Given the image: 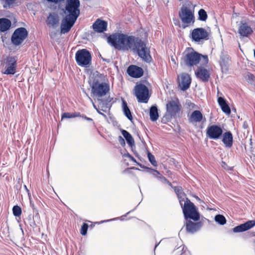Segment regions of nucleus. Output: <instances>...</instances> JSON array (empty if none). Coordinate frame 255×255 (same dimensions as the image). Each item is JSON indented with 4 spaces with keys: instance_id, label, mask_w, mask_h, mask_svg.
<instances>
[{
    "instance_id": "1",
    "label": "nucleus",
    "mask_w": 255,
    "mask_h": 255,
    "mask_svg": "<svg viewBox=\"0 0 255 255\" xmlns=\"http://www.w3.org/2000/svg\"><path fill=\"white\" fill-rule=\"evenodd\" d=\"M107 42L118 50L126 51L131 49L136 51L139 57L146 62L150 63L152 61L149 49L139 38L122 32H116L108 37Z\"/></svg>"
},
{
    "instance_id": "2",
    "label": "nucleus",
    "mask_w": 255,
    "mask_h": 255,
    "mask_svg": "<svg viewBox=\"0 0 255 255\" xmlns=\"http://www.w3.org/2000/svg\"><path fill=\"white\" fill-rule=\"evenodd\" d=\"M79 0H66L64 13L65 16L61 23V34L68 32L80 14Z\"/></svg>"
},
{
    "instance_id": "3",
    "label": "nucleus",
    "mask_w": 255,
    "mask_h": 255,
    "mask_svg": "<svg viewBox=\"0 0 255 255\" xmlns=\"http://www.w3.org/2000/svg\"><path fill=\"white\" fill-rule=\"evenodd\" d=\"M201 58L203 59L204 64H207L208 63V58L207 55H202L195 51L193 48H188L183 54L181 62L187 67H191L197 65Z\"/></svg>"
},
{
    "instance_id": "4",
    "label": "nucleus",
    "mask_w": 255,
    "mask_h": 255,
    "mask_svg": "<svg viewBox=\"0 0 255 255\" xmlns=\"http://www.w3.org/2000/svg\"><path fill=\"white\" fill-rule=\"evenodd\" d=\"M91 88L93 96L96 97L97 100H100V98L107 96V93L110 90V86L109 84L100 82L98 79L95 78L93 81Z\"/></svg>"
},
{
    "instance_id": "5",
    "label": "nucleus",
    "mask_w": 255,
    "mask_h": 255,
    "mask_svg": "<svg viewBox=\"0 0 255 255\" xmlns=\"http://www.w3.org/2000/svg\"><path fill=\"white\" fill-rule=\"evenodd\" d=\"M182 210L184 218L186 220L189 219L197 221L200 219V215L197 208L187 198L184 201Z\"/></svg>"
},
{
    "instance_id": "6",
    "label": "nucleus",
    "mask_w": 255,
    "mask_h": 255,
    "mask_svg": "<svg viewBox=\"0 0 255 255\" xmlns=\"http://www.w3.org/2000/svg\"><path fill=\"white\" fill-rule=\"evenodd\" d=\"M75 60L79 66L86 68L89 67L91 64V54L86 49L79 50L75 54Z\"/></svg>"
},
{
    "instance_id": "7",
    "label": "nucleus",
    "mask_w": 255,
    "mask_h": 255,
    "mask_svg": "<svg viewBox=\"0 0 255 255\" xmlns=\"http://www.w3.org/2000/svg\"><path fill=\"white\" fill-rule=\"evenodd\" d=\"M134 94L139 103H147L149 99V91L146 86L139 83L134 87Z\"/></svg>"
},
{
    "instance_id": "8",
    "label": "nucleus",
    "mask_w": 255,
    "mask_h": 255,
    "mask_svg": "<svg viewBox=\"0 0 255 255\" xmlns=\"http://www.w3.org/2000/svg\"><path fill=\"white\" fill-rule=\"evenodd\" d=\"M179 17L186 26L194 22V11L187 5H182L179 12Z\"/></svg>"
},
{
    "instance_id": "9",
    "label": "nucleus",
    "mask_w": 255,
    "mask_h": 255,
    "mask_svg": "<svg viewBox=\"0 0 255 255\" xmlns=\"http://www.w3.org/2000/svg\"><path fill=\"white\" fill-rule=\"evenodd\" d=\"M28 36V31L24 27L16 28L13 33L11 41L15 46L21 44Z\"/></svg>"
},
{
    "instance_id": "10",
    "label": "nucleus",
    "mask_w": 255,
    "mask_h": 255,
    "mask_svg": "<svg viewBox=\"0 0 255 255\" xmlns=\"http://www.w3.org/2000/svg\"><path fill=\"white\" fill-rule=\"evenodd\" d=\"M4 69L2 73L6 75H13L16 72V60L13 57H8L4 62Z\"/></svg>"
},
{
    "instance_id": "11",
    "label": "nucleus",
    "mask_w": 255,
    "mask_h": 255,
    "mask_svg": "<svg viewBox=\"0 0 255 255\" xmlns=\"http://www.w3.org/2000/svg\"><path fill=\"white\" fill-rule=\"evenodd\" d=\"M222 134V129L217 125L209 126L206 130V135L210 139H218L220 138Z\"/></svg>"
},
{
    "instance_id": "12",
    "label": "nucleus",
    "mask_w": 255,
    "mask_h": 255,
    "mask_svg": "<svg viewBox=\"0 0 255 255\" xmlns=\"http://www.w3.org/2000/svg\"><path fill=\"white\" fill-rule=\"evenodd\" d=\"M191 37L193 40L199 42L203 39H207L208 33L203 28H197L192 30Z\"/></svg>"
},
{
    "instance_id": "13",
    "label": "nucleus",
    "mask_w": 255,
    "mask_h": 255,
    "mask_svg": "<svg viewBox=\"0 0 255 255\" xmlns=\"http://www.w3.org/2000/svg\"><path fill=\"white\" fill-rule=\"evenodd\" d=\"M195 74L198 79L204 83L207 82L210 78L209 71L202 66L198 67Z\"/></svg>"
},
{
    "instance_id": "14",
    "label": "nucleus",
    "mask_w": 255,
    "mask_h": 255,
    "mask_svg": "<svg viewBox=\"0 0 255 255\" xmlns=\"http://www.w3.org/2000/svg\"><path fill=\"white\" fill-rule=\"evenodd\" d=\"M181 105L178 100H172L166 104V111L170 116H175L180 110Z\"/></svg>"
},
{
    "instance_id": "15",
    "label": "nucleus",
    "mask_w": 255,
    "mask_h": 255,
    "mask_svg": "<svg viewBox=\"0 0 255 255\" xmlns=\"http://www.w3.org/2000/svg\"><path fill=\"white\" fill-rule=\"evenodd\" d=\"M191 82V77L188 74L182 73L178 77V86L182 91L187 90L190 87Z\"/></svg>"
},
{
    "instance_id": "16",
    "label": "nucleus",
    "mask_w": 255,
    "mask_h": 255,
    "mask_svg": "<svg viewBox=\"0 0 255 255\" xmlns=\"http://www.w3.org/2000/svg\"><path fill=\"white\" fill-rule=\"evenodd\" d=\"M253 30L252 28L246 22H241L240 25L238 28V33L241 37H248L250 36Z\"/></svg>"
},
{
    "instance_id": "17",
    "label": "nucleus",
    "mask_w": 255,
    "mask_h": 255,
    "mask_svg": "<svg viewBox=\"0 0 255 255\" xmlns=\"http://www.w3.org/2000/svg\"><path fill=\"white\" fill-rule=\"evenodd\" d=\"M112 100L109 96H105L104 98H100V100H97L99 102L98 108H101L102 111L107 112L111 107L110 103Z\"/></svg>"
},
{
    "instance_id": "18",
    "label": "nucleus",
    "mask_w": 255,
    "mask_h": 255,
    "mask_svg": "<svg viewBox=\"0 0 255 255\" xmlns=\"http://www.w3.org/2000/svg\"><path fill=\"white\" fill-rule=\"evenodd\" d=\"M255 226V220H250L233 228L234 233H240L247 231Z\"/></svg>"
},
{
    "instance_id": "19",
    "label": "nucleus",
    "mask_w": 255,
    "mask_h": 255,
    "mask_svg": "<svg viewBox=\"0 0 255 255\" xmlns=\"http://www.w3.org/2000/svg\"><path fill=\"white\" fill-rule=\"evenodd\" d=\"M128 74L133 78H139L143 75L142 69L135 65H130L127 69Z\"/></svg>"
},
{
    "instance_id": "20",
    "label": "nucleus",
    "mask_w": 255,
    "mask_h": 255,
    "mask_svg": "<svg viewBox=\"0 0 255 255\" xmlns=\"http://www.w3.org/2000/svg\"><path fill=\"white\" fill-rule=\"evenodd\" d=\"M108 23L106 21L98 19L93 24L92 27L97 32L101 33L107 30Z\"/></svg>"
},
{
    "instance_id": "21",
    "label": "nucleus",
    "mask_w": 255,
    "mask_h": 255,
    "mask_svg": "<svg viewBox=\"0 0 255 255\" xmlns=\"http://www.w3.org/2000/svg\"><path fill=\"white\" fill-rule=\"evenodd\" d=\"M201 227V222L194 223L190 220H186V230L188 233L193 234L198 231Z\"/></svg>"
},
{
    "instance_id": "22",
    "label": "nucleus",
    "mask_w": 255,
    "mask_h": 255,
    "mask_svg": "<svg viewBox=\"0 0 255 255\" xmlns=\"http://www.w3.org/2000/svg\"><path fill=\"white\" fill-rule=\"evenodd\" d=\"M203 119V114L199 110H195L193 111L188 118L189 122L192 124L200 123Z\"/></svg>"
},
{
    "instance_id": "23",
    "label": "nucleus",
    "mask_w": 255,
    "mask_h": 255,
    "mask_svg": "<svg viewBox=\"0 0 255 255\" xmlns=\"http://www.w3.org/2000/svg\"><path fill=\"white\" fill-rule=\"evenodd\" d=\"M59 17L57 14L55 13H50L47 17L46 23L48 25L53 28L56 27L59 24Z\"/></svg>"
},
{
    "instance_id": "24",
    "label": "nucleus",
    "mask_w": 255,
    "mask_h": 255,
    "mask_svg": "<svg viewBox=\"0 0 255 255\" xmlns=\"http://www.w3.org/2000/svg\"><path fill=\"white\" fill-rule=\"evenodd\" d=\"M222 141L225 146L228 148L233 145V135L230 131L225 132L223 135Z\"/></svg>"
},
{
    "instance_id": "25",
    "label": "nucleus",
    "mask_w": 255,
    "mask_h": 255,
    "mask_svg": "<svg viewBox=\"0 0 255 255\" xmlns=\"http://www.w3.org/2000/svg\"><path fill=\"white\" fill-rule=\"evenodd\" d=\"M218 102L224 113L228 115L230 114L231 109L224 98L221 97H219L218 99Z\"/></svg>"
},
{
    "instance_id": "26",
    "label": "nucleus",
    "mask_w": 255,
    "mask_h": 255,
    "mask_svg": "<svg viewBox=\"0 0 255 255\" xmlns=\"http://www.w3.org/2000/svg\"><path fill=\"white\" fill-rule=\"evenodd\" d=\"M11 25L10 20L7 18H0V31L4 32L9 29Z\"/></svg>"
},
{
    "instance_id": "27",
    "label": "nucleus",
    "mask_w": 255,
    "mask_h": 255,
    "mask_svg": "<svg viewBox=\"0 0 255 255\" xmlns=\"http://www.w3.org/2000/svg\"><path fill=\"white\" fill-rule=\"evenodd\" d=\"M230 59L228 55L222 54L220 57V64L222 70L225 71L228 69V64Z\"/></svg>"
},
{
    "instance_id": "28",
    "label": "nucleus",
    "mask_w": 255,
    "mask_h": 255,
    "mask_svg": "<svg viewBox=\"0 0 255 255\" xmlns=\"http://www.w3.org/2000/svg\"><path fill=\"white\" fill-rule=\"evenodd\" d=\"M174 191L177 194L179 199L180 205L182 207V202H184V199L186 198L185 194L183 192L181 187L176 186L174 187Z\"/></svg>"
},
{
    "instance_id": "29",
    "label": "nucleus",
    "mask_w": 255,
    "mask_h": 255,
    "mask_svg": "<svg viewBox=\"0 0 255 255\" xmlns=\"http://www.w3.org/2000/svg\"><path fill=\"white\" fill-rule=\"evenodd\" d=\"M150 119L152 122L156 121L158 118L159 115L158 113V110L156 106H152L149 111Z\"/></svg>"
},
{
    "instance_id": "30",
    "label": "nucleus",
    "mask_w": 255,
    "mask_h": 255,
    "mask_svg": "<svg viewBox=\"0 0 255 255\" xmlns=\"http://www.w3.org/2000/svg\"><path fill=\"white\" fill-rule=\"evenodd\" d=\"M122 133L130 146H132L134 144V141L133 138L128 132L126 130L123 129L122 130Z\"/></svg>"
},
{
    "instance_id": "31",
    "label": "nucleus",
    "mask_w": 255,
    "mask_h": 255,
    "mask_svg": "<svg viewBox=\"0 0 255 255\" xmlns=\"http://www.w3.org/2000/svg\"><path fill=\"white\" fill-rule=\"evenodd\" d=\"M123 112L124 113L126 117L129 120H131L132 119V117L131 114V112L128 107L127 104L125 101H123Z\"/></svg>"
},
{
    "instance_id": "32",
    "label": "nucleus",
    "mask_w": 255,
    "mask_h": 255,
    "mask_svg": "<svg viewBox=\"0 0 255 255\" xmlns=\"http://www.w3.org/2000/svg\"><path fill=\"white\" fill-rule=\"evenodd\" d=\"M16 0H0L4 8H10L12 7L15 3Z\"/></svg>"
},
{
    "instance_id": "33",
    "label": "nucleus",
    "mask_w": 255,
    "mask_h": 255,
    "mask_svg": "<svg viewBox=\"0 0 255 255\" xmlns=\"http://www.w3.org/2000/svg\"><path fill=\"white\" fill-rule=\"evenodd\" d=\"M208 15L206 11L203 9H200L198 11V19L203 21L207 20Z\"/></svg>"
},
{
    "instance_id": "34",
    "label": "nucleus",
    "mask_w": 255,
    "mask_h": 255,
    "mask_svg": "<svg viewBox=\"0 0 255 255\" xmlns=\"http://www.w3.org/2000/svg\"><path fill=\"white\" fill-rule=\"evenodd\" d=\"M215 220L216 222L221 225H223L226 223V218L222 215H216L215 217Z\"/></svg>"
},
{
    "instance_id": "35",
    "label": "nucleus",
    "mask_w": 255,
    "mask_h": 255,
    "mask_svg": "<svg viewBox=\"0 0 255 255\" xmlns=\"http://www.w3.org/2000/svg\"><path fill=\"white\" fill-rule=\"evenodd\" d=\"M12 212L14 216L19 217L21 214V208L18 206H14L12 208Z\"/></svg>"
},
{
    "instance_id": "36",
    "label": "nucleus",
    "mask_w": 255,
    "mask_h": 255,
    "mask_svg": "<svg viewBox=\"0 0 255 255\" xmlns=\"http://www.w3.org/2000/svg\"><path fill=\"white\" fill-rule=\"evenodd\" d=\"M147 156H148V160L150 161V162L151 163V164L152 165H153L154 166H156L157 162H156V161L155 159L154 155H153L150 152H148Z\"/></svg>"
},
{
    "instance_id": "37",
    "label": "nucleus",
    "mask_w": 255,
    "mask_h": 255,
    "mask_svg": "<svg viewBox=\"0 0 255 255\" xmlns=\"http://www.w3.org/2000/svg\"><path fill=\"white\" fill-rule=\"evenodd\" d=\"M79 114H70L69 113H64L62 116V119L72 118L79 116Z\"/></svg>"
},
{
    "instance_id": "38",
    "label": "nucleus",
    "mask_w": 255,
    "mask_h": 255,
    "mask_svg": "<svg viewBox=\"0 0 255 255\" xmlns=\"http://www.w3.org/2000/svg\"><path fill=\"white\" fill-rule=\"evenodd\" d=\"M88 228V225L86 223H84L81 227L80 233L82 235H85L87 234V230Z\"/></svg>"
},
{
    "instance_id": "39",
    "label": "nucleus",
    "mask_w": 255,
    "mask_h": 255,
    "mask_svg": "<svg viewBox=\"0 0 255 255\" xmlns=\"http://www.w3.org/2000/svg\"><path fill=\"white\" fill-rule=\"evenodd\" d=\"M150 173L156 178L160 174V173L156 170L153 169H150Z\"/></svg>"
},
{
    "instance_id": "40",
    "label": "nucleus",
    "mask_w": 255,
    "mask_h": 255,
    "mask_svg": "<svg viewBox=\"0 0 255 255\" xmlns=\"http://www.w3.org/2000/svg\"><path fill=\"white\" fill-rule=\"evenodd\" d=\"M160 181L165 184H168L169 185H171V183L164 176L161 178Z\"/></svg>"
},
{
    "instance_id": "41",
    "label": "nucleus",
    "mask_w": 255,
    "mask_h": 255,
    "mask_svg": "<svg viewBox=\"0 0 255 255\" xmlns=\"http://www.w3.org/2000/svg\"><path fill=\"white\" fill-rule=\"evenodd\" d=\"M180 250L182 251V253L181 254H179L177 255H182L183 254L185 253V250H184V247H181L180 246L179 248H178L176 250Z\"/></svg>"
},
{
    "instance_id": "42",
    "label": "nucleus",
    "mask_w": 255,
    "mask_h": 255,
    "mask_svg": "<svg viewBox=\"0 0 255 255\" xmlns=\"http://www.w3.org/2000/svg\"><path fill=\"white\" fill-rule=\"evenodd\" d=\"M188 105L189 107L193 108V109H196L197 108V106L195 104H194L191 102L188 103Z\"/></svg>"
},
{
    "instance_id": "43",
    "label": "nucleus",
    "mask_w": 255,
    "mask_h": 255,
    "mask_svg": "<svg viewBox=\"0 0 255 255\" xmlns=\"http://www.w3.org/2000/svg\"><path fill=\"white\" fill-rule=\"evenodd\" d=\"M101 110V108H98V109H97V112L100 115H102L105 118H107V116L105 114L102 113Z\"/></svg>"
},
{
    "instance_id": "44",
    "label": "nucleus",
    "mask_w": 255,
    "mask_h": 255,
    "mask_svg": "<svg viewBox=\"0 0 255 255\" xmlns=\"http://www.w3.org/2000/svg\"><path fill=\"white\" fill-rule=\"evenodd\" d=\"M48 2H53L55 3H58L61 2L62 0H47Z\"/></svg>"
},
{
    "instance_id": "45",
    "label": "nucleus",
    "mask_w": 255,
    "mask_h": 255,
    "mask_svg": "<svg viewBox=\"0 0 255 255\" xmlns=\"http://www.w3.org/2000/svg\"><path fill=\"white\" fill-rule=\"evenodd\" d=\"M119 142H120V143L121 144H125V140L121 136H119Z\"/></svg>"
},
{
    "instance_id": "46",
    "label": "nucleus",
    "mask_w": 255,
    "mask_h": 255,
    "mask_svg": "<svg viewBox=\"0 0 255 255\" xmlns=\"http://www.w3.org/2000/svg\"><path fill=\"white\" fill-rule=\"evenodd\" d=\"M82 118H83L84 119H85L87 121L93 122V120L91 118H88V117H86V116L83 115L82 116Z\"/></svg>"
},
{
    "instance_id": "47",
    "label": "nucleus",
    "mask_w": 255,
    "mask_h": 255,
    "mask_svg": "<svg viewBox=\"0 0 255 255\" xmlns=\"http://www.w3.org/2000/svg\"><path fill=\"white\" fill-rule=\"evenodd\" d=\"M89 97V100H90V101L92 103V104H93V106L94 108L96 109V110L97 111V109H98V107H97L96 106V105L95 104V103L93 102V101L92 99L90 97Z\"/></svg>"
},
{
    "instance_id": "48",
    "label": "nucleus",
    "mask_w": 255,
    "mask_h": 255,
    "mask_svg": "<svg viewBox=\"0 0 255 255\" xmlns=\"http://www.w3.org/2000/svg\"><path fill=\"white\" fill-rule=\"evenodd\" d=\"M243 127L245 129L248 128V123L246 121L244 122L243 125Z\"/></svg>"
},
{
    "instance_id": "49",
    "label": "nucleus",
    "mask_w": 255,
    "mask_h": 255,
    "mask_svg": "<svg viewBox=\"0 0 255 255\" xmlns=\"http://www.w3.org/2000/svg\"><path fill=\"white\" fill-rule=\"evenodd\" d=\"M248 76V78H249V80H253V77H254V76L253 74H248L247 75Z\"/></svg>"
},
{
    "instance_id": "50",
    "label": "nucleus",
    "mask_w": 255,
    "mask_h": 255,
    "mask_svg": "<svg viewBox=\"0 0 255 255\" xmlns=\"http://www.w3.org/2000/svg\"><path fill=\"white\" fill-rule=\"evenodd\" d=\"M130 160L133 161V162H136V160L132 156H129V158Z\"/></svg>"
},
{
    "instance_id": "51",
    "label": "nucleus",
    "mask_w": 255,
    "mask_h": 255,
    "mask_svg": "<svg viewBox=\"0 0 255 255\" xmlns=\"http://www.w3.org/2000/svg\"><path fill=\"white\" fill-rule=\"evenodd\" d=\"M163 177V176H162L160 173L159 175H158V176L156 177V178H157L158 180H159L160 181V180H161V178Z\"/></svg>"
},
{
    "instance_id": "52",
    "label": "nucleus",
    "mask_w": 255,
    "mask_h": 255,
    "mask_svg": "<svg viewBox=\"0 0 255 255\" xmlns=\"http://www.w3.org/2000/svg\"><path fill=\"white\" fill-rule=\"evenodd\" d=\"M24 188H25V189L26 190V192H27V193H28V195H29V194H30L29 191V190L27 189V187H26V185H24Z\"/></svg>"
},
{
    "instance_id": "53",
    "label": "nucleus",
    "mask_w": 255,
    "mask_h": 255,
    "mask_svg": "<svg viewBox=\"0 0 255 255\" xmlns=\"http://www.w3.org/2000/svg\"><path fill=\"white\" fill-rule=\"evenodd\" d=\"M250 144L251 145V148H252V138L250 139Z\"/></svg>"
},
{
    "instance_id": "54",
    "label": "nucleus",
    "mask_w": 255,
    "mask_h": 255,
    "mask_svg": "<svg viewBox=\"0 0 255 255\" xmlns=\"http://www.w3.org/2000/svg\"><path fill=\"white\" fill-rule=\"evenodd\" d=\"M130 156H131V155L129 153H127V154H125V156L128 157V158H129Z\"/></svg>"
},
{
    "instance_id": "55",
    "label": "nucleus",
    "mask_w": 255,
    "mask_h": 255,
    "mask_svg": "<svg viewBox=\"0 0 255 255\" xmlns=\"http://www.w3.org/2000/svg\"><path fill=\"white\" fill-rule=\"evenodd\" d=\"M130 212V211H129V212H128V213H127V214L125 215V216L126 217V216H127V215Z\"/></svg>"
},
{
    "instance_id": "56",
    "label": "nucleus",
    "mask_w": 255,
    "mask_h": 255,
    "mask_svg": "<svg viewBox=\"0 0 255 255\" xmlns=\"http://www.w3.org/2000/svg\"><path fill=\"white\" fill-rule=\"evenodd\" d=\"M196 198H197L198 200H199V201H200V200H201L200 199V198H198V197H196Z\"/></svg>"
},
{
    "instance_id": "57",
    "label": "nucleus",
    "mask_w": 255,
    "mask_h": 255,
    "mask_svg": "<svg viewBox=\"0 0 255 255\" xmlns=\"http://www.w3.org/2000/svg\"><path fill=\"white\" fill-rule=\"evenodd\" d=\"M157 246H158V245H155L154 249L157 247Z\"/></svg>"
}]
</instances>
